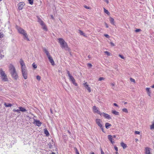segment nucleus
<instances>
[{"label":"nucleus","mask_w":154,"mask_h":154,"mask_svg":"<svg viewBox=\"0 0 154 154\" xmlns=\"http://www.w3.org/2000/svg\"><path fill=\"white\" fill-rule=\"evenodd\" d=\"M58 42L60 43L61 47L62 49L69 51L70 49L68 47L66 42L62 38H59L58 39Z\"/></svg>","instance_id":"1"},{"label":"nucleus","mask_w":154,"mask_h":154,"mask_svg":"<svg viewBox=\"0 0 154 154\" xmlns=\"http://www.w3.org/2000/svg\"><path fill=\"white\" fill-rule=\"evenodd\" d=\"M16 29L18 32L20 34L23 35L24 36V38L26 39L27 41H29L28 36L26 32V31L24 29L18 26H16Z\"/></svg>","instance_id":"2"},{"label":"nucleus","mask_w":154,"mask_h":154,"mask_svg":"<svg viewBox=\"0 0 154 154\" xmlns=\"http://www.w3.org/2000/svg\"><path fill=\"white\" fill-rule=\"evenodd\" d=\"M0 74L1 75L2 79L3 81L6 82L8 80V79L6 75L2 69L0 70Z\"/></svg>","instance_id":"3"},{"label":"nucleus","mask_w":154,"mask_h":154,"mask_svg":"<svg viewBox=\"0 0 154 154\" xmlns=\"http://www.w3.org/2000/svg\"><path fill=\"white\" fill-rule=\"evenodd\" d=\"M21 72L23 78L26 79L28 78V71L26 68L21 69Z\"/></svg>","instance_id":"4"},{"label":"nucleus","mask_w":154,"mask_h":154,"mask_svg":"<svg viewBox=\"0 0 154 154\" xmlns=\"http://www.w3.org/2000/svg\"><path fill=\"white\" fill-rule=\"evenodd\" d=\"M38 21L39 23L42 26L43 29L45 31H47L48 30L47 27L44 22L40 18H38Z\"/></svg>","instance_id":"5"},{"label":"nucleus","mask_w":154,"mask_h":154,"mask_svg":"<svg viewBox=\"0 0 154 154\" xmlns=\"http://www.w3.org/2000/svg\"><path fill=\"white\" fill-rule=\"evenodd\" d=\"M13 79L17 80L18 78V76L16 71L10 73Z\"/></svg>","instance_id":"6"},{"label":"nucleus","mask_w":154,"mask_h":154,"mask_svg":"<svg viewBox=\"0 0 154 154\" xmlns=\"http://www.w3.org/2000/svg\"><path fill=\"white\" fill-rule=\"evenodd\" d=\"M9 69L10 73L16 71L14 66L12 64H11L9 65Z\"/></svg>","instance_id":"7"},{"label":"nucleus","mask_w":154,"mask_h":154,"mask_svg":"<svg viewBox=\"0 0 154 154\" xmlns=\"http://www.w3.org/2000/svg\"><path fill=\"white\" fill-rule=\"evenodd\" d=\"M96 124L100 128H102V121L99 119H96L95 120Z\"/></svg>","instance_id":"8"},{"label":"nucleus","mask_w":154,"mask_h":154,"mask_svg":"<svg viewBox=\"0 0 154 154\" xmlns=\"http://www.w3.org/2000/svg\"><path fill=\"white\" fill-rule=\"evenodd\" d=\"M19 62L21 66V69L26 68V66L24 62L22 59H20Z\"/></svg>","instance_id":"9"},{"label":"nucleus","mask_w":154,"mask_h":154,"mask_svg":"<svg viewBox=\"0 0 154 154\" xmlns=\"http://www.w3.org/2000/svg\"><path fill=\"white\" fill-rule=\"evenodd\" d=\"M93 111L94 113H96L97 114H101V113L99 110L98 108L96 107V106H94L93 107Z\"/></svg>","instance_id":"10"},{"label":"nucleus","mask_w":154,"mask_h":154,"mask_svg":"<svg viewBox=\"0 0 154 154\" xmlns=\"http://www.w3.org/2000/svg\"><path fill=\"white\" fill-rule=\"evenodd\" d=\"M25 5L24 3L23 2L19 3L18 4V8L19 10H21L23 8V6Z\"/></svg>","instance_id":"11"},{"label":"nucleus","mask_w":154,"mask_h":154,"mask_svg":"<svg viewBox=\"0 0 154 154\" xmlns=\"http://www.w3.org/2000/svg\"><path fill=\"white\" fill-rule=\"evenodd\" d=\"M100 115L104 117L105 118L108 119H111L109 115L106 114L104 112L101 113Z\"/></svg>","instance_id":"12"},{"label":"nucleus","mask_w":154,"mask_h":154,"mask_svg":"<svg viewBox=\"0 0 154 154\" xmlns=\"http://www.w3.org/2000/svg\"><path fill=\"white\" fill-rule=\"evenodd\" d=\"M69 79L70 81L75 86H77V84L75 82V80L73 77L72 76L69 78Z\"/></svg>","instance_id":"13"},{"label":"nucleus","mask_w":154,"mask_h":154,"mask_svg":"<svg viewBox=\"0 0 154 154\" xmlns=\"http://www.w3.org/2000/svg\"><path fill=\"white\" fill-rule=\"evenodd\" d=\"M151 149L149 147H146L145 148V154H151Z\"/></svg>","instance_id":"14"},{"label":"nucleus","mask_w":154,"mask_h":154,"mask_svg":"<svg viewBox=\"0 0 154 154\" xmlns=\"http://www.w3.org/2000/svg\"><path fill=\"white\" fill-rule=\"evenodd\" d=\"M83 85L85 87V88L88 90V92H91V88L89 87L87 83L86 82L85 83H84Z\"/></svg>","instance_id":"15"},{"label":"nucleus","mask_w":154,"mask_h":154,"mask_svg":"<svg viewBox=\"0 0 154 154\" xmlns=\"http://www.w3.org/2000/svg\"><path fill=\"white\" fill-rule=\"evenodd\" d=\"M48 57L50 61V62L51 64V65L53 66H54L55 64L54 62L52 57L51 56H49V57Z\"/></svg>","instance_id":"16"},{"label":"nucleus","mask_w":154,"mask_h":154,"mask_svg":"<svg viewBox=\"0 0 154 154\" xmlns=\"http://www.w3.org/2000/svg\"><path fill=\"white\" fill-rule=\"evenodd\" d=\"M35 125L38 127L40 126L42 124V123L39 120H35Z\"/></svg>","instance_id":"17"},{"label":"nucleus","mask_w":154,"mask_h":154,"mask_svg":"<svg viewBox=\"0 0 154 154\" xmlns=\"http://www.w3.org/2000/svg\"><path fill=\"white\" fill-rule=\"evenodd\" d=\"M112 137L111 135H109L108 136V139L110 140L112 143L113 144L114 143V142L112 140Z\"/></svg>","instance_id":"18"},{"label":"nucleus","mask_w":154,"mask_h":154,"mask_svg":"<svg viewBox=\"0 0 154 154\" xmlns=\"http://www.w3.org/2000/svg\"><path fill=\"white\" fill-rule=\"evenodd\" d=\"M109 20L110 21V23L111 24L113 25H115V22L114 21V19L112 18L111 17H110L109 18Z\"/></svg>","instance_id":"19"},{"label":"nucleus","mask_w":154,"mask_h":154,"mask_svg":"<svg viewBox=\"0 0 154 154\" xmlns=\"http://www.w3.org/2000/svg\"><path fill=\"white\" fill-rule=\"evenodd\" d=\"M112 113L116 116H119V112L115 110H112Z\"/></svg>","instance_id":"20"},{"label":"nucleus","mask_w":154,"mask_h":154,"mask_svg":"<svg viewBox=\"0 0 154 154\" xmlns=\"http://www.w3.org/2000/svg\"><path fill=\"white\" fill-rule=\"evenodd\" d=\"M121 145L124 149H125L127 147V145L123 142H122L121 143Z\"/></svg>","instance_id":"21"},{"label":"nucleus","mask_w":154,"mask_h":154,"mask_svg":"<svg viewBox=\"0 0 154 154\" xmlns=\"http://www.w3.org/2000/svg\"><path fill=\"white\" fill-rule=\"evenodd\" d=\"M146 91L147 92V93L149 96H150L151 92L150 91V88H146Z\"/></svg>","instance_id":"22"},{"label":"nucleus","mask_w":154,"mask_h":154,"mask_svg":"<svg viewBox=\"0 0 154 154\" xmlns=\"http://www.w3.org/2000/svg\"><path fill=\"white\" fill-rule=\"evenodd\" d=\"M19 109H20V111H21L22 112H25L26 111L25 109L21 107H19Z\"/></svg>","instance_id":"23"},{"label":"nucleus","mask_w":154,"mask_h":154,"mask_svg":"<svg viewBox=\"0 0 154 154\" xmlns=\"http://www.w3.org/2000/svg\"><path fill=\"white\" fill-rule=\"evenodd\" d=\"M44 133L46 136H48L49 135V133L47 130V129H45L44 130Z\"/></svg>","instance_id":"24"},{"label":"nucleus","mask_w":154,"mask_h":154,"mask_svg":"<svg viewBox=\"0 0 154 154\" xmlns=\"http://www.w3.org/2000/svg\"><path fill=\"white\" fill-rule=\"evenodd\" d=\"M4 104L5 106L7 107H11L12 106V105L10 103H5Z\"/></svg>","instance_id":"25"},{"label":"nucleus","mask_w":154,"mask_h":154,"mask_svg":"<svg viewBox=\"0 0 154 154\" xmlns=\"http://www.w3.org/2000/svg\"><path fill=\"white\" fill-rule=\"evenodd\" d=\"M44 51L46 53V55L47 56V57H49V56H50L48 51L47 50L45 49L44 50Z\"/></svg>","instance_id":"26"},{"label":"nucleus","mask_w":154,"mask_h":154,"mask_svg":"<svg viewBox=\"0 0 154 154\" xmlns=\"http://www.w3.org/2000/svg\"><path fill=\"white\" fill-rule=\"evenodd\" d=\"M104 12L107 14L108 15H109L110 14L109 12L108 11L106 10L105 8H104Z\"/></svg>","instance_id":"27"},{"label":"nucleus","mask_w":154,"mask_h":154,"mask_svg":"<svg viewBox=\"0 0 154 154\" xmlns=\"http://www.w3.org/2000/svg\"><path fill=\"white\" fill-rule=\"evenodd\" d=\"M111 125L108 123H106L105 124V127L106 128H109V127Z\"/></svg>","instance_id":"28"},{"label":"nucleus","mask_w":154,"mask_h":154,"mask_svg":"<svg viewBox=\"0 0 154 154\" xmlns=\"http://www.w3.org/2000/svg\"><path fill=\"white\" fill-rule=\"evenodd\" d=\"M29 3L30 4L32 5L33 4V0H28Z\"/></svg>","instance_id":"29"},{"label":"nucleus","mask_w":154,"mask_h":154,"mask_svg":"<svg viewBox=\"0 0 154 154\" xmlns=\"http://www.w3.org/2000/svg\"><path fill=\"white\" fill-rule=\"evenodd\" d=\"M79 33L81 35H82L84 36H85V34H84L83 33V32L82 31H81L80 30H79Z\"/></svg>","instance_id":"30"},{"label":"nucleus","mask_w":154,"mask_h":154,"mask_svg":"<svg viewBox=\"0 0 154 154\" xmlns=\"http://www.w3.org/2000/svg\"><path fill=\"white\" fill-rule=\"evenodd\" d=\"M13 111H14V112H17L18 113H20V109H13Z\"/></svg>","instance_id":"31"},{"label":"nucleus","mask_w":154,"mask_h":154,"mask_svg":"<svg viewBox=\"0 0 154 154\" xmlns=\"http://www.w3.org/2000/svg\"><path fill=\"white\" fill-rule=\"evenodd\" d=\"M32 66L33 68L36 69L37 68V66L35 64V63H33L32 64Z\"/></svg>","instance_id":"32"},{"label":"nucleus","mask_w":154,"mask_h":154,"mask_svg":"<svg viewBox=\"0 0 154 154\" xmlns=\"http://www.w3.org/2000/svg\"><path fill=\"white\" fill-rule=\"evenodd\" d=\"M122 111L125 112L126 113H128V110L126 108H124L122 109Z\"/></svg>","instance_id":"33"},{"label":"nucleus","mask_w":154,"mask_h":154,"mask_svg":"<svg viewBox=\"0 0 154 154\" xmlns=\"http://www.w3.org/2000/svg\"><path fill=\"white\" fill-rule=\"evenodd\" d=\"M150 129L151 130H152L154 129V123H153L151 125H150Z\"/></svg>","instance_id":"34"},{"label":"nucleus","mask_w":154,"mask_h":154,"mask_svg":"<svg viewBox=\"0 0 154 154\" xmlns=\"http://www.w3.org/2000/svg\"><path fill=\"white\" fill-rule=\"evenodd\" d=\"M4 35L2 32H0V38H1L4 37Z\"/></svg>","instance_id":"35"},{"label":"nucleus","mask_w":154,"mask_h":154,"mask_svg":"<svg viewBox=\"0 0 154 154\" xmlns=\"http://www.w3.org/2000/svg\"><path fill=\"white\" fill-rule=\"evenodd\" d=\"M104 53L106 54L108 56H110V54L109 52L108 51H104Z\"/></svg>","instance_id":"36"},{"label":"nucleus","mask_w":154,"mask_h":154,"mask_svg":"<svg viewBox=\"0 0 154 154\" xmlns=\"http://www.w3.org/2000/svg\"><path fill=\"white\" fill-rule=\"evenodd\" d=\"M74 149H75V151L76 154H79V151H78V150H77V149L76 148H75Z\"/></svg>","instance_id":"37"},{"label":"nucleus","mask_w":154,"mask_h":154,"mask_svg":"<svg viewBox=\"0 0 154 154\" xmlns=\"http://www.w3.org/2000/svg\"><path fill=\"white\" fill-rule=\"evenodd\" d=\"M41 77L39 75H37L36 76V79L38 80H40L41 79Z\"/></svg>","instance_id":"38"},{"label":"nucleus","mask_w":154,"mask_h":154,"mask_svg":"<svg viewBox=\"0 0 154 154\" xmlns=\"http://www.w3.org/2000/svg\"><path fill=\"white\" fill-rule=\"evenodd\" d=\"M105 79V78L103 77H100L99 79V81H101L102 80H104Z\"/></svg>","instance_id":"39"},{"label":"nucleus","mask_w":154,"mask_h":154,"mask_svg":"<svg viewBox=\"0 0 154 154\" xmlns=\"http://www.w3.org/2000/svg\"><path fill=\"white\" fill-rule=\"evenodd\" d=\"M119 56L122 59H125V57L122 55L121 54H119Z\"/></svg>","instance_id":"40"},{"label":"nucleus","mask_w":154,"mask_h":154,"mask_svg":"<svg viewBox=\"0 0 154 154\" xmlns=\"http://www.w3.org/2000/svg\"><path fill=\"white\" fill-rule=\"evenodd\" d=\"M130 80L132 82H133L134 83L135 82V80L132 78H130Z\"/></svg>","instance_id":"41"},{"label":"nucleus","mask_w":154,"mask_h":154,"mask_svg":"<svg viewBox=\"0 0 154 154\" xmlns=\"http://www.w3.org/2000/svg\"><path fill=\"white\" fill-rule=\"evenodd\" d=\"M67 74L68 75L69 78L70 76H71L72 75L70 74L69 72V71H67Z\"/></svg>","instance_id":"42"},{"label":"nucleus","mask_w":154,"mask_h":154,"mask_svg":"<svg viewBox=\"0 0 154 154\" xmlns=\"http://www.w3.org/2000/svg\"><path fill=\"white\" fill-rule=\"evenodd\" d=\"M104 35L107 38H109L110 37L109 35L107 34H104Z\"/></svg>","instance_id":"43"},{"label":"nucleus","mask_w":154,"mask_h":154,"mask_svg":"<svg viewBox=\"0 0 154 154\" xmlns=\"http://www.w3.org/2000/svg\"><path fill=\"white\" fill-rule=\"evenodd\" d=\"M4 57V55L0 54V59H2Z\"/></svg>","instance_id":"44"},{"label":"nucleus","mask_w":154,"mask_h":154,"mask_svg":"<svg viewBox=\"0 0 154 154\" xmlns=\"http://www.w3.org/2000/svg\"><path fill=\"white\" fill-rule=\"evenodd\" d=\"M110 44L112 46H115V44L112 42H110Z\"/></svg>","instance_id":"45"},{"label":"nucleus","mask_w":154,"mask_h":154,"mask_svg":"<svg viewBox=\"0 0 154 154\" xmlns=\"http://www.w3.org/2000/svg\"><path fill=\"white\" fill-rule=\"evenodd\" d=\"M141 31V30L140 29H136L135 30V32H140Z\"/></svg>","instance_id":"46"},{"label":"nucleus","mask_w":154,"mask_h":154,"mask_svg":"<svg viewBox=\"0 0 154 154\" xmlns=\"http://www.w3.org/2000/svg\"><path fill=\"white\" fill-rule=\"evenodd\" d=\"M135 134H140V132L137 131H135Z\"/></svg>","instance_id":"47"},{"label":"nucleus","mask_w":154,"mask_h":154,"mask_svg":"<svg viewBox=\"0 0 154 154\" xmlns=\"http://www.w3.org/2000/svg\"><path fill=\"white\" fill-rule=\"evenodd\" d=\"M88 66L90 67H91L92 66V65L91 63H88Z\"/></svg>","instance_id":"48"},{"label":"nucleus","mask_w":154,"mask_h":154,"mask_svg":"<svg viewBox=\"0 0 154 154\" xmlns=\"http://www.w3.org/2000/svg\"><path fill=\"white\" fill-rule=\"evenodd\" d=\"M84 7L87 9H90V8L89 7L87 6H85Z\"/></svg>","instance_id":"49"},{"label":"nucleus","mask_w":154,"mask_h":154,"mask_svg":"<svg viewBox=\"0 0 154 154\" xmlns=\"http://www.w3.org/2000/svg\"><path fill=\"white\" fill-rule=\"evenodd\" d=\"M114 149H115L116 150L117 152L118 151V148L116 146H115L114 147Z\"/></svg>","instance_id":"50"},{"label":"nucleus","mask_w":154,"mask_h":154,"mask_svg":"<svg viewBox=\"0 0 154 154\" xmlns=\"http://www.w3.org/2000/svg\"><path fill=\"white\" fill-rule=\"evenodd\" d=\"M100 150H101V154H104V152L103 151V150L101 148Z\"/></svg>","instance_id":"51"},{"label":"nucleus","mask_w":154,"mask_h":154,"mask_svg":"<svg viewBox=\"0 0 154 154\" xmlns=\"http://www.w3.org/2000/svg\"><path fill=\"white\" fill-rule=\"evenodd\" d=\"M104 1L107 4H108L109 3L108 0H104Z\"/></svg>","instance_id":"52"},{"label":"nucleus","mask_w":154,"mask_h":154,"mask_svg":"<svg viewBox=\"0 0 154 154\" xmlns=\"http://www.w3.org/2000/svg\"><path fill=\"white\" fill-rule=\"evenodd\" d=\"M113 105L115 106L118 107V105L116 103H113Z\"/></svg>","instance_id":"53"},{"label":"nucleus","mask_w":154,"mask_h":154,"mask_svg":"<svg viewBox=\"0 0 154 154\" xmlns=\"http://www.w3.org/2000/svg\"><path fill=\"white\" fill-rule=\"evenodd\" d=\"M105 25H106V27L107 28H108V25H107V24L106 23H105Z\"/></svg>","instance_id":"54"},{"label":"nucleus","mask_w":154,"mask_h":154,"mask_svg":"<svg viewBox=\"0 0 154 154\" xmlns=\"http://www.w3.org/2000/svg\"><path fill=\"white\" fill-rule=\"evenodd\" d=\"M111 86H112V87H113L114 86V84L113 83H112L111 84Z\"/></svg>","instance_id":"55"},{"label":"nucleus","mask_w":154,"mask_h":154,"mask_svg":"<svg viewBox=\"0 0 154 154\" xmlns=\"http://www.w3.org/2000/svg\"><path fill=\"white\" fill-rule=\"evenodd\" d=\"M88 57L89 58H91V56L90 55H89L88 56Z\"/></svg>","instance_id":"56"},{"label":"nucleus","mask_w":154,"mask_h":154,"mask_svg":"<svg viewBox=\"0 0 154 154\" xmlns=\"http://www.w3.org/2000/svg\"><path fill=\"white\" fill-rule=\"evenodd\" d=\"M100 129L102 130V131H103V126H102V128H100Z\"/></svg>","instance_id":"57"},{"label":"nucleus","mask_w":154,"mask_h":154,"mask_svg":"<svg viewBox=\"0 0 154 154\" xmlns=\"http://www.w3.org/2000/svg\"><path fill=\"white\" fill-rule=\"evenodd\" d=\"M68 132L69 134H71L70 132L69 131H68Z\"/></svg>","instance_id":"58"},{"label":"nucleus","mask_w":154,"mask_h":154,"mask_svg":"<svg viewBox=\"0 0 154 154\" xmlns=\"http://www.w3.org/2000/svg\"><path fill=\"white\" fill-rule=\"evenodd\" d=\"M151 87L152 88H154V85H152V86H151Z\"/></svg>","instance_id":"59"},{"label":"nucleus","mask_w":154,"mask_h":154,"mask_svg":"<svg viewBox=\"0 0 154 154\" xmlns=\"http://www.w3.org/2000/svg\"><path fill=\"white\" fill-rule=\"evenodd\" d=\"M51 18H52V19H53L54 17H53V15H51Z\"/></svg>","instance_id":"60"},{"label":"nucleus","mask_w":154,"mask_h":154,"mask_svg":"<svg viewBox=\"0 0 154 154\" xmlns=\"http://www.w3.org/2000/svg\"><path fill=\"white\" fill-rule=\"evenodd\" d=\"M116 137V135H114L113 136V137L115 138V137Z\"/></svg>","instance_id":"61"},{"label":"nucleus","mask_w":154,"mask_h":154,"mask_svg":"<svg viewBox=\"0 0 154 154\" xmlns=\"http://www.w3.org/2000/svg\"><path fill=\"white\" fill-rule=\"evenodd\" d=\"M127 103L126 102H125V103H124V104H126Z\"/></svg>","instance_id":"62"},{"label":"nucleus","mask_w":154,"mask_h":154,"mask_svg":"<svg viewBox=\"0 0 154 154\" xmlns=\"http://www.w3.org/2000/svg\"><path fill=\"white\" fill-rule=\"evenodd\" d=\"M91 154H94L93 152H91Z\"/></svg>","instance_id":"63"},{"label":"nucleus","mask_w":154,"mask_h":154,"mask_svg":"<svg viewBox=\"0 0 154 154\" xmlns=\"http://www.w3.org/2000/svg\"><path fill=\"white\" fill-rule=\"evenodd\" d=\"M51 154H55L54 152H52L51 153Z\"/></svg>","instance_id":"64"}]
</instances>
